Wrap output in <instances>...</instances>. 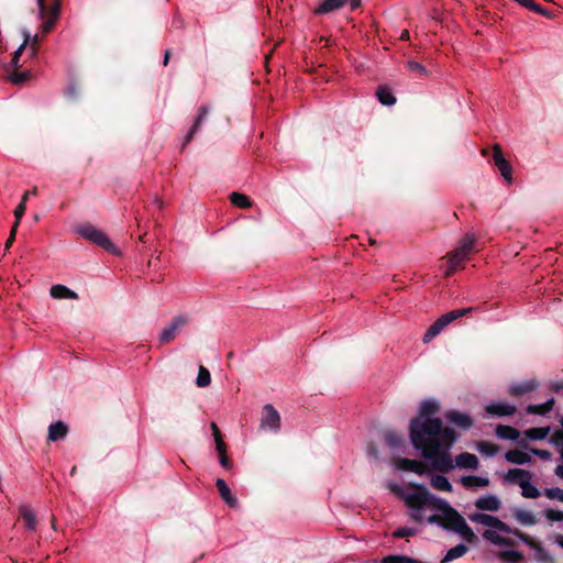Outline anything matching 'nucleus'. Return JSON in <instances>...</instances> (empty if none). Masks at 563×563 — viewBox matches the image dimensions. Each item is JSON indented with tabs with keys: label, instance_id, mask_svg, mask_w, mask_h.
<instances>
[{
	"label": "nucleus",
	"instance_id": "nucleus-39",
	"mask_svg": "<svg viewBox=\"0 0 563 563\" xmlns=\"http://www.w3.org/2000/svg\"><path fill=\"white\" fill-rule=\"evenodd\" d=\"M475 244V238L473 235H466L460 242L459 249L466 253L467 255L471 253Z\"/></svg>",
	"mask_w": 563,
	"mask_h": 563
},
{
	"label": "nucleus",
	"instance_id": "nucleus-58",
	"mask_svg": "<svg viewBox=\"0 0 563 563\" xmlns=\"http://www.w3.org/2000/svg\"><path fill=\"white\" fill-rule=\"evenodd\" d=\"M534 12L545 18H552V13L549 10L541 7L540 4L538 5Z\"/></svg>",
	"mask_w": 563,
	"mask_h": 563
},
{
	"label": "nucleus",
	"instance_id": "nucleus-7",
	"mask_svg": "<svg viewBox=\"0 0 563 563\" xmlns=\"http://www.w3.org/2000/svg\"><path fill=\"white\" fill-rule=\"evenodd\" d=\"M349 0H322L320 4L314 8L316 15L328 14L343 8ZM362 0H350L351 10H356L361 7Z\"/></svg>",
	"mask_w": 563,
	"mask_h": 563
},
{
	"label": "nucleus",
	"instance_id": "nucleus-49",
	"mask_svg": "<svg viewBox=\"0 0 563 563\" xmlns=\"http://www.w3.org/2000/svg\"><path fill=\"white\" fill-rule=\"evenodd\" d=\"M417 530H395L393 536L398 539L409 538L415 536Z\"/></svg>",
	"mask_w": 563,
	"mask_h": 563
},
{
	"label": "nucleus",
	"instance_id": "nucleus-51",
	"mask_svg": "<svg viewBox=\"0 0 563 563\" xmlns=\"http://www.w3.org/2000/svg\"><path fill=\"white\" fill-rule=\"evenodd\" d=\"M388 563H417L413 560L404 558V556H390L388 559Z\"/></svg>",
	"mask_w": 563,
	"mask_h": 563
},
{
	"label": "nucleus",
	"instance_id": "nucleus-6",
	"mask_svg": "<svg viewBox=\"0 0 563 563\" xmlns=\"http://www.w3.org/2000/svg\"><path fill=\"white\" fill-rule=\"evenodd\" d=\"M188 323V317L178 314L174 317L170 322L161 331L159 341L165 344L173 341L180 330Z\"/></svg>",
	"mask_w": 563,
	"mask_h": 563
},
{
	"label": "nucleus",
	"instance_id": "nucleus-27",
	"mask_svg": "<svg viewBox=\"0 0 563 563\" xmlns=\"http://www.w3.org/2000/svg\"><path fill=\"white\" fill-rule=\"evenodd\" d=\"M514 518L522 526H534L537 525V519L534 515L528 510L516 508L514 509Z\"/></svg>",
	"mask_w": 563,
	"mask_h": 563
},
{
	"label": "nucleus",
	"instance_id": "nucleus-54",
	"mask_svg": "<svg viewBox=\"0 0 563 563\" xmlns=\"http://www.w3.org/2000/svg\"><path fill=\"white\" fill-rule=\"evenodd\" d=\"M452 532H457L462 534V537L466 540H471L474 537L473 530L466 529V530H451Z\"/></svg>",
	"mask_w": 563,
	"mask_h": 563
},
{
	"label": "nucleus",
	"instance_id": "nucleus-53",
	"mask_svg": "<svg viewBox=\"0 0 563 563\" xmlns=\"http://www.w3.org/2000/svg\"><path fill=\"white\" fill-rule=\"evenodd\" d=\"M216 449H217L219 455L227 453V445H225L223 439L216 440Z\"/></svg>",
	"mask_w": 563,
	"mask_h": 563
},
{
	"label": "nucleus",
	"instance_id": "nucleus-4",
	"mask_svg": "<svg viewBox=\"0 0 563 563\" xmlns=\"http://www.w3.org/2000/svg\"><path fill=\"white\" fill-rule=\"evenodd\" d=\"M475 308L473 307H468L451 310L446 313H443L428 328L422 338L423 343L431 342L437 335H439L444 330L445 327H448L450 323L457 320L459 318L467 316Z\"/></svg>",
	"mask_w": 563,
	"mask_h": 563
},
{
	"label": "nucleus",
	"instance_id": "nucleus-35",
	"mask_svg": "<svg viewBox=\"0 0 563 563\" xmlns=\"http://www.w3.org/2000/svg\"><path fill=\"white\" fill-rule=\"evenodd\" d=\"M476 449L488 457H493L498 453V446L488 441H481L477 443Z\"/></svg>",
	"mask_w": 563,
	"mask_h": 563
},
{
	"label": "nucleus",
	"instance_id": "nucleus-10",
	"mask_svg": "<svg viewBox=\"0 0 563 563\" xmlns=\"http://www.w3.org/2000/svg\"><path fill=\"white\" fill-rule=\"evenodd\" d=\"M493 159L501 176L505 178L507 183L510 184L512 180V168L509 162L504 157V154L499 145L494 146Z\"/></svg>",
	"mask_w": 563,
	"mask_h": 563
},
{
	"label": "nucleus",
	"instance_id": "nucleus-50",
	"mask_svg": "<svg viewBox=\"0 0 563 563\" xmlns=\"http://www.w3.org/2000/svg\"><path fill=\"white\" fill-rule=\"evenodd\" d=\"M366 451H367V454L371 457H373L374 460H378L379 459L378 448L374 443L368 444Z\"/></svg>",
	"mask_w": 563,
	"mask_h": 563
},
{
	"label": "nucleus",
	"instance_id": "nucleus-12",
	"mask_svg": "<svg viewBox=\"0 0 563 563\" xmlns=\"http://www.w3.org/2000/svg\"><path fill=\"white\" fill-rule=\"evenodd\" d=\"M444 417L448 421L465 431L468 430L473 424V420L468 415L456 410L446 411Z\"/></svg>",
	"mask_w": 563,
	"mask_h": 563
},
{
	"label": "nucleus",
	"instance_id": "nucleus-23",
	"mask_svg": "<svg viewBox=\"0 0 563 563\" xmlns=\"http://www.w3.org/2000/svg\"><path fill=\"white\" fill-rule=\"evenodd\" d=\"M538 387V383L534 380H527L518 384H514L510 386V394L512 396H522L526 395L532 390H534Z\"/></svg>",
	"mask_w": 563,
	"mask_h": 563
},
{
	"label": "nucleus",
	"instance_id": "nucleus-3",
	"mask_svg": "<svg viewBox=\"0 0 563 563\" xmlns=\"http://www.w3.org/2000/svg\"><path fill=\"white\" fill-rule=\"evenodd\" d=\"M484 538L499 548L498 558L506 563H517L522 559V553L516 550L519 542L529 547L532 560L539 563H554L553 556L541 544L528 536L519 533V530H484Z\"/></svg>",
	"mask_w": 563,
	"mask_h": 563
},
{
	"label": "nucleus",
	"instance_id": "nucleus-34",
	"mask_svg": "<svg viewBox=\"0 0 563 563\" xmlns=\"http://www.w3.org/2000/svg\"><path fill=\"white\" fill-rule=\"evenodd\" d=\"M521 487V494L526 498H538L540 496V490L530 483V481H522L519 483Z\"/></svg>",
	"mask_w": 563,
	"mask_h": 563
},
{
	"label": "nucleus",
	"instance_id": "nucleus-24",
	"mask_svg": "<svg viewBox=\"0 0 563 563\" xmlns=\"http://www.w3.org/2000/svg\"><path fill=\"white\" fill-rule=\"evenodd\" d=\"M68 428L63 421L52 423L48 428V439L51 441L63 440L67 434Z\"/></svg>",
	"mask_w": 563,
	"mask_h": 563
},
{
	"label": "nucleus",
	"instance_id": "nucleus-38",
	"mask_svg": "<svg viewBox=\"0 0 563 563\" xmlns=\"http://www.w3.org/2000/svg\"><path fill=\"white\" fill-rule=\"evenodd\" d=\"M210 383H211L210 372L206 367L200 366L199 371H198V376H197V379H196V384L199 387H207V386L210 385Z\"/></svg>",
	"mask_w": 563,
	"mask_h": 563
},
{
	"label": "nucleus",
	"instance_id": "nucleus-19",
	"mask_svg": "<svg viewBox=\"0 0 563 563\" xmlns=\"http://www.w3.org/2000/svg\"><path fill=\"white\" fill-rule=\"evenodd\" d=\"M384 441L393 450H399L405 444L404 435L399 432L388 430L385 432Z\"/></svg>",
	"mask_w": 563,
	"mask_h": 563
},
{
	"label": "nucleus",
	"instance_id": "nucleus-32",
	"mask_svg": "<svg viewBox=\"0 0 563 563\" xmlns=\"http://www.w3.org/2000/svg\"><path fill=\"white\" fill-rule=\"evenodd\" d=\"M467 551V547L463 543H460L453 548H451L441 560V563H448L450 561H453L455 559H459L463 556Z\"/></svg>",
	"mask_w": 563,
	"mask_h": 563
},
{
	"label": "nucleus",
	"instance_id": "nucleus-55",
	"mask_svg": "<svg viewBox=\"0 0 563 563\" xmlns=\"http://www.w3.org/2000/svg\"><path fill=\"white\" fill-rule=\"evenodd\" d=\"M211 430H212V435L214 438V441L218 440V439H222L221 431L218 428L216 422H211Z\"/></svg>",
	"mask_w": 563,
	"mask_h": 563
},
{
	"label": "nucleus",
	"instance_id": "nucleus-45",
	"mask_svg": "<svg viewBox=\"0 0 563 563\" xmlns=\"http://www.w3.org/2000/svg\"><path fill=\"white\" fill-rule=\"evenodd\" d=\"M25 210H26V206H23V205H18L15 210H14V217H15V221L13 223V227L18 228L19 224H20V221L21 219L23 218L24 213H25Z\"/></svg>",
	"mask_w": 563,
	"mask_h": 563
},
{
	"label": "nucleus",
	"instance_id": "nucleus-28",
	"mask_svg": "<svg viewBox=\"0 0 563 563\" xmlns=\"http://www.w3.org/2000/svg\"><path fill=\"white\" fill-rule=\"evenodd\" d=\"M506 479L510 483H516L519 485V483L522 481H530L531 473L522 468H510L506 474Z\"/></svg>",
	"mask_w": 563,
	"mask_h": 563
},
{
	"label": "nucleus",
	"instance_id": "nucleus-42",
	"mask_svg": "<svg viewBox=\"0 0 563 563\" xmlns=\"http://www.w3.org/2000/svg\"><path fill=\"white\" fill-rule=\"evenodd\" d=\"M549 442L558 448H563V429L562 430H555L549 439Z\"/></svg>",
	"mask_w": 563,
	"mask_h": 563
},
{
	"label": "nucleus",
	"instance_id": "nucleus-29",
	"mask_svg": "<svg viewBox=\"0 0 563 563\" xmlns=\"http://www.w3.org/2000/svg\"><path fill=\"white\" fill-rule=\"evenodd\" d=\"M553 405H554V399L553 398H550L548 399L547 401L542 402V404H538V405H529L527 408H526V411L530 415H540V416H543L548 412H550L553 408Z\"/></svg>",
	"mask_w": 563,
	"mask_h": 563
},
{
	"label": "nucleus",
	"instance_id": "nucleus-33",
	"mask_svg": "<svg viewBox=\"0 0 563 563\" xmlns=\"http://www.w3.org/2000/svg\"><path fill=\"white\" fill-rule=\"evenodd\" d=\"M550 433V427H536L525 431L529 440H544Z\"/></svg>",
	"mask_w": 563,
	"mask_h": 563
},
{
	"label": "nucleus",
	"instance_id": "nucleus-1",
	"mask_svg": "<svg viewBox=\"0 0 563 563\" xmlns=\"http://www.w3.org/2000/svg\"><path fill=\"white\" fill-rule=\"evenodd\" d=\"M438 410L435 400H424L419 416L410 421L409 435L413 448L434 471L449 473L453 468L451 449L460 434L452 428H444L440 418L429 417Z\"/></svg>",
	"mask_w": 563,
	"mask_h": 563
},
{
	"label": "nucleus",
	"instance_id": "nucleus-40",
	"mask_svg": "<svg viewBox=\"0 0 563 563\" xmlns=\"http://www.w3.org/2000/svg\"><path fill=\"white\" fill-rule=\"evenodd\" d=\"M9 80L14 85H21L30 78L29 71H14L8 76Z\"/></svg>",
	"mask_w": 563,
	"mask_h": 563
},
{
	"label": "nucleus",
	"instance_id": "nucleus-56",
	"mask_svg": "<svg viewBox=\"0 0 563 563\" xmlns=\"http://www.w3.org/2000/svg\"><path fill=\"white\" fill-rule=\"evenodd\" d=\"M16 230H18V228L12 225L10 236L8 238V240L5 242V249H9L11 246V244L13 243Z\"/></svg>",
	"mask_w": 563,
	"mask_h": 563
},
{
	"label": "nucleus",
	"instance_id": "nucleus-46",
	"mask_svg": "<svg viewBox=\"0 0 563 563\" xmlns=\"http://www.w3.org/2000/svg\"><path fill=\"white\" fill-rule=\"evenodd\" d=\"M408 68L411 70V71H415V73H419L421 75H426L427 74V69L423 65H421L420 63L418 62H415V60H410L408 63Z\"/></svg>",
	"mask_w": 563,
	"mask_h": 563
},
{
	"label": "nucleus",
	"instance_id": "nucleus-59",
	"mask_svg": "<svg viewBox=\"0 0 563 563\" xmlns=\"http://www.w3.org/2000/svg\"><path fill=\"white\" fill-rule=\"evenodd\" d=\"M554 474L560 478H563V465H558L554 470Z\"/></svg>",
	"mask_w": 563,
	"mask_h": 563
},
{
	"label": "nucleus",
	"instance_id": "nucleus-14",
	"mask_svg": "<svg viewBox=\"0 0 563 563\" xmlns=\"http://www.w3.org/2000/svg\"><path fill=\"white\" fill-rule=\"evenodd\" d=\"M486 411L492 416L506 417L516 412V406L503 401L492 402L486 406Z\"/></svg>",
	"mask_w": 563,
	"mask_h": 563
},
{
	"label": "nucleus",
	"instance_id": "nucleus-63",
	"mask_svg": "<svg viewBox=\"0 0 563 563\" xmlns=\"http://www.w3.org/2000/svg\"><path fill=\"white\" fill-rule=\"evenodd\" d=\"M558 543L561 548H563V537H561L559 540H558Z\"/></svg>",
	"mask_w": 563,
	"mask_h": 563
},
{
	"label": "nucleus",
	"instance_id": "nucleus-48",
	"mask_svg": "<svg viewBox=\"0 0 563 563\" xmlns=\"http://www.w3.org/2000/svg\"><path fill=\"white\" fill-rule=\"evenodd\" d=\"M40 42V35L38 34H34V35H31V40L29 42L30 44V49H31V56H35L37 54V44Z\"/></svg>",
	"mask_w": 563,
	"mask_h": 563
},
{
	"label": "nucleus",
	"instance_id": "nucleus-16",
	"mask_svg": "<svg viewBox=\"0 0 563 563\" xmlns=\"http://www.w3.org/2000/svg\"><path fill=\"white\" fill-rule=\"evenodd\" d=\"M397 467L399 470L406 471V472H412L418 475L424 474L426 466L422 462L418 460H410L407 457L399 459L397 462Z\"/></svg>",
	"mask_w": 563,
	"mask_h": 563
},
{
	"label": "nucleus",
	"instance_id": "nucleus-18",
	"mask_svg": "<svg viewBox=\"0 0 563 563\" xmlns=\"http://www.w3.org/2000/svg\"><path fill=\"white\" fill-rule=\"evenodd\" d=\"M49 294L55 299H78V295L74 290L60 284L52 286Z\"/></svg>",
	"mask_w": 563,
	"mask_h": 563
},
{
	"label": "nucleus",
	"instance_id": "nucleus-36",
	"mask_svg": "<svg viewBox=\"0 0 563 563\" xmlns=\"http://www.w3.org/2000/svg\"><path fill=\"white\" fill-rule=\"evenodd\" d=\"M431 484L437 489L452 492V484L444 475H434L431 478Z\"/></svg>",
	"mask_w": 563,
	"mask_h": 563
},
{
	"label": "nucleus",
	"instance_id": "nucleus-44",
	"mask_svg": "<svg viewBox=\"0 0 563 563\" xmlns=\"http://www.w3.org/2000/svg\"><path fill=\"white\" fill-rule=\"evenodd\" d=\"M31 40V33L27 32V31H23V42L22 44L15 49V52L13 53L14 56H18L20 57L21 54L23 53L24 48L26 47V45H29V42Z\"/></svg>",
	"mask_w": 563,
	"mask_h": 563
},
{
	"label": "nucleus",
	"instance_id": "nucleus-22",
	"mask_svg": "<svg viewBox=\"0 0 563 563\" xmlns=\"http://www.w3.org/2000/svg\"><path fill=\"white\" fill-rule=\"evenodd\" d=\"M59 1L60 0H56V3L51 9V16L41 26L43 35H46L47 33H49L53 30L55 22L57 21L58 16H59V13H60Z\"/></svg>",
	"mask_w": 563,
	"mask_h": 563
},
{
	"label": "nucleus",
	"instance_id": "nucleus-25",
	"mask_svg": "<svg viewBox=\"0 0 563 563\" xmlns=\"http://www.w3.org/2000/svg\"><path fill=\"white\" fill-rule=\"evenodd\" d=\"M19 516L23 520L25 528H35L37 523L36 515L30 506L22 505L19 508Z\"/></svg>",
	"mask_w": 563,
	"mask_h": 563
},
{
	"label": "nucleus",
	"instance_id": "nucleus-15",
	"mask_svg": "<svg viewBox=\"0 0 563 563\" xmlns=\"http://www.w3.org/2000/svg\"><path fill=\"white\" fill-rule=\"evenodd\" d=\"M452 462H453V468L455 466H457L461 468L475 470L478 466L477 456L472 453H468V452H463V453L459 454L455 457V460L452 459Z\"/></svg>",
	"mask_w": 563,
	"mask_h": 563
},
{
	"label": "nucleus",
	"instance_id": "nucleus-13",
	"mask_svg": "<svg viewBox=\"0 0 563 563\" xmlns=\"http://www.w3.org/2000/svg\"><path fill=\"white\" fill-rule=\"evenodd\" d=\"M467 254L462 252L459 247L455 249L448 258V267L444 272L445 276L452 275L459 266H461L467 258Z\"/></svg>",
	"mask_w": 563,
	"mask_h": 563
},
{
	"label": "nucleus",
	"instance_id": "nucleus-47",
	"mask_svg": "<svg viewBox=\"0 0 563 563\" xmlns=\"http://www.w3.org/2000/svg\"><path fill=\"white\" fill-rule=\"evenodd\" d=\"M530 451H531V453H532L533 455H536V456H538V457H540V459H542V460H544V461H548V460H550V459L552 457L551 452H550V451H548V450H542V449H531Z\"/></svg>",
	"mask_w": 563,
	"mask_h": 563
},
{
	"label": "nucleus",
	"instance_id": "nucleus-62",
	"mask_svg": "<svg viewBox=\"0 0 563 563\" xmlns=\"http://www.w3.org/2000/svg\"><path fill=\"white\" fill-rule=\"evenodd\" d=\"M168 60H169V52H168V51H166V52H165V55H164L163 64L166 66V65H167V63H168Z\"/></svg>",
	"mask_w": 563,
	"mask_h": 563
},
{
	"label": "nucleus",
	"instance_id": "nucleus-43",
	"mask_svg": "<svg viewBox=\"0 0 563 563\" xmlns=\"http://www.w3.org/2000/svg\"><path fill=\"white\" fill-rule=\"evenodd\" d=\"M544 515H545L547 519L550 521H558V522L563 521V511H561V510L547 509L544 511Z\"/></svg>",
	"mask_w": 563,
	"mask_h": 563
},
{
	"label": "nucleus",
	"instance_id": "nucleus-52",
	"mask_svg": "<svg viewBox=\"0 0 563 563\" xmlns=\"http://www.w3.org/2000/svg\"><path fill=\"white\" fill-rule=\"evenodd\" d=\"M219 463H220V465H221L222 467H224V468H227V470L231 468V466H232V464H231V462H230V460H229V457H228L227 453H225V454H220V455H219Z\"/></svg>",
	"mask_w": 563,
	"mask_h": 563
},
{
	"label": "nucleus",
	"instance_id": "nucleus-61",
	"mask_svg": "<svg viewBox=\"0 0 563 563\" xmlns=\"http://www.w3.org/2000/svg\"><path fill=\"white\" fill-rule=\"evenodd\" d=\"M29 196H30V192H29V191H26V192L22 196L21 201H20V203H19V205L26 206V202H27Z\"/></svg>",
	"mask_w": 563,
	"mask_h": 563
},
{
	"label": "nucleus",
	"instance_id": "nucleus-8",
	"mask_svg": "<svg viewBox=\"0 0 563 563\" xmlns=\"http://www.w3.org/2000/svg\"><path fill=\"white\" fill-rule=\"evenodd\" d=\"M467 517L471 522L483 526L484 528H509L497 517L484 514L481 510L471 512L467 515Z\"/></svg>",
	"mask_w": 563,
	"mask_h": 563
},
{
	"label": "nucleus",
	"instance_id": "nucleus-26",
	"mask_svg": "<svg viewBox=\"0 0 563 563\" xmlns=\"http://www.w3.org/2000/svg\"><path fill=\"white\" fill-rule=\"evenodd\" d=\"M495 432L499 439L504 440L517 441L520 437V432L510 426L499 424L497 426Z\"/></svg>",
	"mask_w": 563,
	"mask_h": 563
},
{
	"label": "nucleus",
	"instance_id": "nucleus-64",
	"mask_svg": "<svg viewBox=\"0 0 563 563\" xmlns=\"http://www.w3.org/2000/svg\"><path fill=\"white\" fill-rule=\"evenodd\" d=\"M560 456H561V460L563 461V446L560 449Z\"/></svg>",
	"mask_w": 563,
	"mask_h": 563
},
{
	"label": "nucleus",
	"instance_id": "nucleus-37",
	"mask_svg": "<svg viewBox=\"0 0 563 563\" xmlns=\"http://www.w3.org/2000/svg\"><path fill=\"white\" fill-rule=\"evenodd\" d=\"M231 203L235 207L246 209L251 207V200L247 196L240 192H232L230 195Z\"/></svg>",
	"mask_w": 563,
	"mask_h": 563
},
{
	"label": "nucleus",
	"instance_id": "nucleus-30",
	"mask_svg": "<svg viewBox=\"0 0 563 563\" xmlns=\"http://www.w3.org/2000/svg\"><path fill=\"white\" fill-rule=\"evenodd\" d=\"M378 101L384 106H393L396 103V98L391 90L385 86H380L376 90Z\"/></svg>",
	"mask_w": 563,
	"mask_h": 563
},
{
	"label": "nucleus",
	"instance_id": "nucleus-57",
	"mask_svg": "<svg viewBox=\"0 0 563 563\" xmlns=\"http://www.w3.org/2000/svg\"><path fill=\"white\" fill-rule=\"evenodd\" d=\"M36 2H37V7H38L40 16H41V19H43L46 13L45 0H36Z\"/></svg>",
	"mask_w": 563,
	"mask_h": 563
},
{
	"label": "nucleus",
	"instance_id": "nucleus-11",
	"mask_svg": "<svg viewBox=\"0 0 563 563\" xmlns=\"http://www.w3.org/2000/svg\"><path fill=\"white\" fill-rule=\"evenodd\" d=\"M475 507L481 511H497L501 507V501L496 495L487 494L481 496L475 501Z\"/></svg>",
	"mask_w": 563,
	"mask_h": 563
},
{
	"label": "nucleus",
	"instance_id": "nucleus-21",
	"mask_svg": "<svg viewBox=\"0 0 563 563\" xmlns=\"http://www.w3.org/2000/svg\"><path fill=\"white\" fill-rule=\"evenodd\" d=\"M460 483L467 489H473L476 487H485L489 484V481L486 477H481L476 475H466L462 476Z\"/></svg>",
	"mask_w": 563,
	"mask_h": 563
},
{
	"label": "nucleus",
	"instance_id": "nucleus-17",
	"mask_svg": "<svg viewBox=\"0 0 563 563\" xmlns=\"http://www.w3.org/2000/svg\"><path fill=\"white\" fill-rule=\"evenodd\" d=\"M216 487H217L221 498L225 501V504H228L230 507L238 506V499L231 493V489L229 488V486L224 479L218 478L216 481Z\"/></svg>",
	"mask_w": 563,
	"mask_h": 563
},
{
	"label": "nucleus",
	"instance_id": "nucleus-60",
	"mask_svg": "<svg viewBox=\"0 0 563 563\" xmlns=\"http://www.w3.org/2000/svg\"><path fill=\"white\" fill-rule=\"evenodd\" d=\"M19 60H20V57L13 55L10 66L16 68L19 66Z\"/></svg>",
	"mask_w": 563,
	"mask_h": 563
},
{
	"label": "nucleus",
	"instance_id": "nucleus-9",
	"mask_svg": "<svg viewBox=\"0 0 563 563\" xmlns=\"http://www.w3.org/2000/svg\"><path fill=\"white\" fill-rule=\"evenodd\" d=\"M261 428L278 431L280 428V416L273 405H265L263 408V417Z\"/></svg>",
	"mask_w": 563,
	"mask_h": 563
},
{
	"label": "nucleus",
	"instance_id": "nucleus-41",
	"mask_svg": "<svg viewBox=\"0 0 563 563\" xmlns=\"http://www.w3.org/2000/svg\"><path fill=\"white\" fill-rule=\"evenodd\" d=\"M544 495L549 499H555V500L563 501V488L562 489L560 487L545 488Z\"/></svg>",
	"mask_w": 563,
	"mask_h": 563
},
{
	"label": "nucleus",
	"instance_id": "nucleus-5",
	"mask_svg": "<svg viewBox=\"0 0 563 563\" xmlns=\"http://www.w3.org/2000/svg\"><path fill=\"white\" fill-rule=\"evenodd\" d=\"M76 233L91 243L102 247L104 251L115 254L118 249L110 241L108 235L92 224H82L75 229Z\"/></svg>",
	"mask_w": 563,
	"mask_h": 563
},
{
	"label": "nucleus",
	"instance_id": "nucleus-31",
	"mask_svg": "<svg viewBox=\"0 0 563 563\" xmlns=\"http://www.w3.org/2000/svg\"><path fill=\"white\" fill-rule=\"evenodd\" d=\"M209 112V109L207 106H201L198 110V115L194 122V125L191 126V129L189 130L187 136H186V143L190 142V140L192 139L194 134L196 133V131L198 130V128L200 126V124L202 123V121L205 120V118L207 117Z\"/></svg>",
	"mask_w": 563,
	"mask_h": 563
},
{
	"label": "nucleus",
	"instance_id": "nucleus-2",
	"mask_svg": "<svg viewBox=\"0 0 563 563\" xmlns=\"http://www.w3.org/2000/svg\"><path fill=\"white\" fill-rule=\"evenodd\" d=\"M408 515L418 523L427 522L439 528H470L464 517L445 499L432 495L423 485H390Z\"/></svg>",
	"mask_w": 563,
	"mask_h": 563
},
{
	"label": "nucleus",
	"instance_id": "nucleus-20",
	"mask_svg": "<svg viewBox=\"0 0 563 563\" xmlns=\"http://www.w3.org/2000/svg\"><path fill=\"white\" fill-rule=\"evenodd\" d=\"M505 459L517 465H523L531 461V456L528 453L517 449L507 451Z\"/></svg>",
	"mask_w": 563,
	"mask_h": 563
}]
</instances>
